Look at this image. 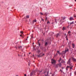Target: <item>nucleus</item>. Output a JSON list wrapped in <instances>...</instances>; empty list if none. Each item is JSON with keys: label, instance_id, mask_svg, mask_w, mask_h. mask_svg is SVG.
<instances>
[{"label": "nucleus", "instance_id": "6e6d98bb", "mask_svg": "<svg viewBox=\"0 0 76 76\" xmlns=\"http://www.w3.org/2000/svg\"><path fill=\"white\" fill-rule=\"evenodd\" d=\"M34 55H33V57H34Z\"/></svg>", "mask_w": 76, "mask_h": 76}, {"label": "nucleus", "instance_id": "cd10ccee", "mask_svg": "<svg viewBox=\"0 0 76 76\" xmlns=\"http://www.w3.org/2000/svg\"><path fill=\"white\" fill-rule=\"evenodd\" d=\"M20 32V33H21V34H23V31H21Z\"/></svg>", "mask_w": 76, "mask_h": 76}, {"label": "nucleus", "instance_id": "6e6552de", "mask_svg": "<svg viewBox=\"0 0 76 76\" xmlns=\"http://www.w3.org/2000/svg\"><path fill=\"white\" fill-rule=\"evenodd\" d=\"M72 60L74 61H76V59H75L73 57H72Z\"/></svg>", "mask_w": 76, "mask_h": 76}, {"label": "nucleus", "instance_id": "de8ad7c7", "mask_svg": "<svg viewBox=\"0 0 76 76\" xmlns=\"http://www.w3.org/2000/svg\"><path fill=\"white\" fill-rule=\"evenodd\" d=\"M21 37H22L23 38V37L22 36Z\"/></svg>", "mask_w": 76, "mask_h": 76}, {"label": "nucleus", "instance_id": "c85d7f7f", "mask_svg": "<svg viewBox=\"0 0 76 76\" xmlns=\"http://www.w3.org/2000/svg\"><path fill=\"white\" fill-rule=\"evenodd\" d=\"M74 74L75 75H76V71H75L74 72Z\"/></svg>", "mask_w": 76, "mask_h": 76}, {"label": "nucleus", "instance_id": "dca6fc26", "mask_svg": "<svg viewBox=\"0 0 76 76\" xmlns=\"http://www.w3.org/2000/svg\"><path fill=\"white\" fill-rule=\"evenodd\" d=\"M48 45V42H46L45 43V46H47Z\"/></svg>", "mask_w": 76, "mask_h": 76}, {"label": "nucleus", "instance_id": "864d4df0", "mask_svg": "<svg viewBox=\"0 0 76 76\" xmlns=\"http://www.w3.org/2000/svg\"><path fill=\"white\" fill-rule=\"evenodd\" d=\"M66 40H68V39L66 38Z\"/></svg>", "mask_w": 76, "mask_h": 76}, {"label": "nucleus", "instance_id": "9d476101", "mask_svg": "<svg viewBox=\"0 0 76 76\" xmlns=\"http://www.w3.org/2000/svg\"><path fill=\"white\" fill-rule=\"evenodd\" d=\"M34 72H35V71H33V72H32L30 74V76H32V75H33V74H34Z\"/></svg>", "mask_w": 76, "mask_h": 76}, {"label": "nucleus", "instance_id": "0e129e2a", "mask_svg": "<svg viewBox=\"0 0 76 76\" xmlns=\"http://www.w3.org/2000/svg\"><path fill=\"white\" fill-rule=\"evenodd\" d=\"M38 42L39 41V40H38Z\"/></svg>", "mask_w": 76, "mask_h": 76}, {"label": "nucleus", "instance_id": "338daca9", "mask_svg": "<svg viewBox=\"0 0 76 76\" xmlns=\"http://www.w3.org/2000/svg\"><path fill=\"white\" fill-rule=\"evenodd\" d=\"M75 25H76V24H75Z\"/></svg>", "mask_w": 76, "mask_h": 76}, {"label": "nucleus", "instance_id": "4d7b16f0", "mask_svg": "<svg viewBox=\"0 0 76 76\" xmlns=\"http://www.w3.org/2000/svg\"><path fill=\"white\" fill-rule=\"evenodd\" d=\"M60 71H61V69H60Z\"/></svg>", "mask_w": 76, "mask_h": 76}, {"label": "nucleus", "instance_id": "79ce46f5", "mask_svg": "<svg viewBox=\"0 0 76 76\" xmlns=\"http://www.w3.org/2000/svg\"><path fill=\"white\" fill-rule=\"evenodd\" d=\"M65 63V61H64V63Z\"/></svg>", "mask_w": 76, "mask_h": 76}, {"label": "nucleus", "instance_id": "aec40b11", "mask_svg": "<svg viewBox=\"0 0 76 76\" xmlns=\"http://www.w3.org/2000/svg\"><path fill=\"white\" fill-rule=\"evenodd\" d=\"M71 33V31H69L68 33V34H69Z\"/></svg>", "mask_w": 76, "mask_h": 76}, {"label": "nucleus", "instance_id": "423d86ee", "mask_svg": "<svg viewBox=\"0 0 76 76\" xmlns=\"http://www.w3.org/2000/svg\"><path fill=\"white\" fill-rule=\"evenodd\" d=\"M45 74L46 73L47 74H45V76H48V73H49V72H44Z\"/></svg>", "mask_w": 76, "mask_h": 76}, {"label": "nucleus", "instance_id": "412c9836", "mask_svg": "<svg viewBox=\"0 0 76 76\" xmlns=\"http://www.w3.org/2000/svg\"><path fill=\"white\" fill-rule=\"evenodd\" d=\"M26 18H29V15H27L26 16Z\"/></svg>", "mask_w": 76, "mask_h": 76}, {"label": "nucleus", "instance_id": "8fccbe9b", "mask_svg": "<svg viewBox=\"0 0 76 76\" xmlns=\"http://www.w3.org/2000/svg\"><path fill=\"white\" fill-rule=\"evenodd\" d=\"M42 48V47H41V48Z\"/></svg>", "mask_w": 76, "mask_h": 76}, {"label": "nucleus", "instance_id": "0eeeda50", "mask_svg": "<svg viewBox=\"0 0 76 76\" xmlns=\"http://www.w3.org/2000/svg\"><path fill=\"white\" fill-rule=\"evenodd\" d=\"M73 20V18L72 17H71L69 18V20Z\"/></svg>", "mask_w": 76, "mask_h": 76}, {"label": "nucleus", "instance_id": "09e8293b", "mask_svg": "<svg viewBox=\"0 0 76 76\" xmlns=\"http://www.w3.org/2000/svg\"><path fill=\"white\" fill-rule=\"evenodd\" d=\"M28 37H27V38H28Z\"/></svg>", "mask_w": 76, "mask_h": 76}, {"label": "nucleus", "instance_id": "39448f33", "mask_svg": "<svg viewBox=\"0 0 76 76\" xmlns=\"http://www.w3.org/2000/svg\"><path fill=\"white\" fill-rule=\"evenodd\" d=\"M51 63L52 64H55L56 63V61L52 59Z\"/></svg>", "mask_w": 76, "mask_h": 76}, {"label": "nucleus", "instance_id": "2eb2a0df", "mask_svg": "<svg viewBox=\"0 0 76 76\" xmlns=\"http://www.w3.org/2000/svg\"><path fill=\"white\" fill-rule=\"evenodd\" d=\"M69 23L70 25H72V24H73L74 23V22L73 21L72 23Z\"/></svg>", "mask_w": 76, "mask_h": 76}, {"label": "nucleus", "instance_id": "bf43d9fd", "mask_svg": "<svg viewBox=\"0 0 76 76\" xmlns=\"http://www.w3.org/2000/svg\"><path fill=\"white\" fill-rule=\"evenodd\" d=\"M33 44H34V43H33Z\"/></svg>", "mask_w": 76, "mask_h": 76}, {"label": "nucleus", "instance_id": "f03ea898", "mask_svg": "<svg viewBox=\"0 0 76 76\" xmlns=\"http://www.w3.org/2000/svg\"><path fill=\"white\" fill-rule=\"evenodd\" d=\"M54 67L56 69H58V67H61V63H59L58 64L55 65Z\"/></svg>", "mask_w": 76, "mask_h": 76}, {"label": "nucleus", "instance_id": "58836bf2", "mask_svg": "<svg viewBox=\"0 0 76 76\" xmlns=\"http://www.w3.org/2000/svg\"><path fill=\"white\" fill-rule=\"evenodd\" d=\"M45 15H47V13H45Z\"/></svg>", "mask_w": 76, "mask_h": 76}, {"label": "nucleus", "instance_id": "5fc2aeb1", "mask_svg": "<svg viewBox=\"0 0 76 76\" xmlns=\"http://www.w3.org/2000/svg\"><path fill=\"white\" fill-rule=\"evenodd\" d=\"M75 1H76V0H74Z\"/></svg>", "mask_w": 76, "mask_h": 76}, {"label": "nucleus", "instance_id": "a19ab883", "mask_svg": "<svg viewBox=\"0 0 76 76\" xmlns=\"http://www.w3.org/2000/svg\"><path fill=\"white\" fill-rule=\"evenodd\" d=\"M32 38H33V37H32V36L31 37V39Z\"/></svg>", "mask_w": 76, "mask_h": 76}, {"label": "nucleus", "instance_id": "2f4dec72", "mask_svg": "<svg viewBox=\"0 0 76 76\" xmlns=\"http://www.w3.org/2000/svg\"><path fill=\"white\" fill-rule=\"evenodd\" d=\"M47 20V18L46 17V19H45V21H46Z\"/></svg>", "mask_w": 76, "mask_h": 76}, {"label": "nucleus", "instance_id": "393cba45", "mask_svg": "<svg viewBox=\"0 0 76 76\" xmlns=\"http://www.w3.org/2000/svg\"><path fill=\"white\" fill-rule=\"evenodd\" d=\"M40 14L41 15H43V13H42L41 12H40Z\"/></svg>", "mask_w": 76, "mask_h": 76}, {"label": "nucleus", "instance_id": "69168bd1", "mask_svg": "<svg viewBox=\"0 0 76 76\" xmlns=\"http://www.w3.org/2000/svg\"><path fill=\"white\" fill-rule=\"evenodd\" d=\"M70 42V43H71V42Z\"/></svg>", "mask_w": 76, "mask_h": 76}, {"label": "nucleus", "instance_id": "6ab92c4d", "mask_svg": "<svg viewBox=\"0 0 76 76\" xmlns=\"http://www.w3.org/2000/svg\"><path fill=\"white\" fill-rule=\"evenodd\" d=\"M40 52H41V51L40 50H37V53H40Z\"/></svg>", "mask_w": 76, "mask_h": 76}, {"label": "nucleus", "instance_id": "ddd939ff", "mask_svg": "<svg viewBox=\"0 0 76 76\" xmlns=\"http://www.w3.org/2000/svg\"><path fill=\"white\" fill-rule=\"evenodd\" d=\"M72 47L74 48H75V45L74 44V43L72 44Z\"/></svg>", "mask_w": 76, "mask_h": 76}, {"label": "nucleus", "instance_id": "e2e57ef3", "mask_svg": "<svg viewBox=\"0 0 76 76\" xmlns=\"http://www.w3.org/2000/svg\"><path fill=\"white\" fill-rule=\"evenodd\" d=\"M25 56V55L24 54V56Z\"/></svg>", "mask_w": 76, "mask_h": 76}, {"label": "nucleus", "instance_id": "4c0bfd02", "mask_svg": "<svg viewBox=\"0 0 76 76\" xmlns=\"http://www.w3.org/2000/svg\"><path fill=\"white\" fill-rule=\"evenodd\" d=\"M64 69V68L62 67V69Z\"/></svg>", "mask_w": 76, "mask_h": 76}, {"label": "nucleus", "instance_id": "b1692460", "mask_svg": "<svg viewBox=\"0 0 76 76\" xmlns=\"http://www.w3.org/2000/svg\"><path fill=\"white\" fill-rule=\"evenodd\" d=\"M36 49H35V47H33V50L34 51H35V50Z\"/></svg>", "mask_w": 76, "mask_h": 76}, {"label": "nucleus", "instance_id": "c9c22d12", "mask_svg": "<svg viewBox=\"0 0 76 76\" xmlns=\"http://www.w3.org/2000/svg\"><path fill=\"white\" fill-rule=\"evenodd\" d=\"M70 75L71 76L72 75V73H70Z\"/></svg>", "mask_w": 76, "mask_h": 76}, {"label": "nucleus", "instance_id": "e433bc0d", "mask_svg": "<svg viewBox=\"0 0 76 76\" xmlns=\"http://www.w3.org/2000/svg\"><path fill=\"white\" fill-rule=\"evenodd\" d=\"M24 76H26V74H25L24 75Z\"/></svg>", "mask_w": 76, "mask_h": 76}, {"label": "nucleus", "instance_id": "5701e85b", "mask_svg": "<svg viewBox=\"0 0 76 76\" xmlns=\"http://www.w3.org/2000/svg\"><path fill=\"white\" fill-rule=\"evenodd\" d=\"M62 19H63V20H64V19H65V17H63L62 18Z\"/></svg>", "mask_w": 76, "mask_h": 76}, {"label": "nucleus", "instance_id": "c756f323", "mask_svg": "<svg viewBox=\"0 0 76 76\" xmlns=\"http://www.w3.org/2000/svg\"><path fill=\"white\" fill-rule=\"evenodd\" d=\"M69 34V36H71V34Z\"/></svg>", "mask_w": 76, "mask_h": 76}, {"label": "nucleus", "instance_id": "a211bd4d", "mask_svg": "<svg viewBox=\"0 0 76 76\" xmlns=\"http://www.w3.org/2000/svg\"><path fill=\"white\" fill-rule=\"evenodd\" d=\"M57 53L59 54V55H60L61 54V53H60V52L59 51H57Z\"/></svg>", "mask_w": 76, "mask_h": 76}, {"label": "nucleus", "instance_id": "13d9d810", "mask_svg": "<svg viewBox=\"0 0 76 76\" xmlns=\"http://www.w3.org/2000/svg\"><path fill=\"white\" fill-rule=\"evenodd\" d=\"M76 23V21H75V23Z\"/></svg>", "mask_w": 76, "mask_h": 76}, {"label": "nucleus", "instance_id": "9b49d317", "mask_svg": "<svg viewBox=\"0 0 76 76\" xmlns=\"http://www.w3.org/2000/svg\"><path fill=\"white\" fill-rule=\"evenodd\" d=\"M36 22H37V20H34L33 21L32 23H33V24H34V23Z\"/></svg>", "mask_w": 76, "mask_h": 76}, {"label": "nucleus", "instance_id": "49530a36", "mask_svg": "<svg viewBox=\"0 0 76 76\" xmlns=\"http://www.w3.org/2000/svg\"><path fill=\"white\" fill-rule=\"evenodd\" d=\"M63 58H64V56H63Z\"/></svg>", "mask_w": 76, "mask_h": 76}, {"label": "nucleus", "instance_id": "680f3d73", "mask_svg": "<svg viewBox=\"0 0 76 76\" xmlns=\"http://www.w3.org/2000/svg\"><path fill=\"white\" fill-rule=\"evenodd\" d=\"M56 55H57V53L56 54Z\"/></svg>", "mask_w": 76, "mask_h": 76}, {"label": "nucleus", "instance_id": "7ed1b4c3", "mask_svg": "<svg viewBox=\"0 0 76 76\" xmlns=\"http://www.w3.org/2000/svg\"><path fill=\"white\" fill-rule=\"evenodd\" d=\"M68 51H69V49H66L65 51H63L62 52V56H64H64H65V54H66V53H67Z\"/></svg>", "mask_w": 76, "mask_h": 76}, {"label": "nucleus", "instance_id": "bb28decb", "mask_svg": "<svg viewBox=\"0 0 76 76\" xmlns=\"http://www.w3.org/2000/svg\"><path fill=\"white\" fill-rule=\"evenodd\" d=\"M74 18L76 17V15H74Z\"/></svg>", "mask_w": 76, "mask_h": 76}, {"label": "nucleus", "instance_id": "473e14b6", "mask_svg": "<svg viewBox=\"0 0 76 76\" xmlns=\"http://www.w3.org/2000/svg\"><path fill=\"white\" fill-rule=\"evenodd\" d=\"M50 76H53V75H52V74H50ZM51 75V76L50 75Z\"/></svg>", "mask_w": 76, "mask_h": 76}, {"label": "nucleus", "instance_id": "a18cd8bd", "mask_svg": "<svg viewBox=\"0 0 76 76\" xmlns=\"http://www.w3.org/2000/svg\"><path fill=\"white\" fill-rule=\"evenodd\" d=\"M55 22H56L57 23V21H56V20H55Z\"/></svg>", "mask_w": 76, "mask_h": 76}, {"label": "nucleus", "instance_id": "f704fd0d", "mask_svg": "<svg viewBox=\"0 0 76 76\" xmlns=\"http://www.w3.org/2000/svg\"><path fill=\"white\" fill-rule=\"evenodd\" d=\"M20 37H22V35H20Z\"/></svg>", "mask_w": 76, "mask_h": 76}, {"label": "nucleus", "instance_id": "774afa93", "mask_svg": "<svg viewBox=\"0 0 76 76\" xmlns=\"http://www.w3.org/2000/svg\"><path fill=\"white\" fill-rule=\"evenodd\" d=\"M55 56H56V55H55Z\"/></svg>", "mask_w": 76, "mask_h": 76}, {"label": "nucleus", "instance_id": "c03bdc74", "mask_svg": "<svg viewBox=\"0 0 76 76\" xmlns=\"http://www.w3.org/2000/svg\"><path fill=\"white\" fill-rule=\"evenodd\" d=\"M68 35V34H67L66 35V37H67V36Z\"/></svg>", "mask_w": 76, "mask_h": 76}, {"label": "nucleus", "instance_id": "f3484780", "mask_svg": "<svg viewBox=\"0 0 76 76\" xmlns=\"http://www.w3.org/2000/svg\"><path fill=\"white\" fill-rule=\"evenodd\" d=\"M61 60V58H59V60L58 61V63H60V61Z\"/></svg>", "mask_w": 76, "mask_h": 76}, {"label": "nucleus", "instance_id": "4be33fe9", "mask_svg": "<svg viewBox=\"0 0 76 76\" xmlns=\"http://www.w3.org/2000/svg\"><path fill=\"white\" fill-rule=\"evenodd\" d=\"M47 24H48V23H50V21H48V22H47Z\"/></svg>", "mask_w": 76, "mask_h": 76}, {"label": "nucleus", "instance_id": "f257e3e1", "mask_svg": "<svg viewBox=\"0 0 76 76\" xmlns=\"http://www.w3.org/2000/svg\"><path fill=\"white\" fill-rule=\"evenodd\" d=\"M71 59L69 58V59L68 61L67 62V64L69 65V66H67L66 68V70H67L68 68H69L70 70L72 69L73 67V65L72 64H71Z\"/></svg>", "mask_w": 76, "mask_h": 76}, {"label": "nucleus", "instance_id": "72a5a7b5", "mask_svg": "<svg viewBox=\"0 0 76 76\" xmlns=\"http://www.w3.org/2000/svg\"><path fill=\"white\" fill-rule=\"evenodd\" d=\"M42 21H43V22H44V19H43L42 18Z\"/></svg>", "mask_w": 76, "mask_h": 76}, {"label": "nucleus", "instance_id": "052dcab7", "mask_svg": "<svg viewBox=\"0 0 76 76\" xmlns=\"http://www.w3.org/2000/svg\"><path fill=\"white\" fill-rule=\"evenodd\" d=\"M30 53H29V54H30Z\"/></svg>", "mask_w": 76, "mask_h": 76}, {"label": "nucleus", "instance_id": "3c124183", "mask_svg": "<svg viewBox=\"0 0 76 76\" xmlns=\"http://www.w3.org/2000/svg\"><path fill=\"white\" fill-rule=\"evenodd\" d=\"M26 40H28V39H26Z\"/></svg>", "mask_w": 76, "mask_h": 76}, {"label": "nucleus", "instance_id": "20e7f679", "mask_svg": "<svg viewBox=\"0 0 76 76\" xmlns=\"http://www.w3.org/2000/svg\"><path fill=\"white\" fill-rule=\"evenodd\" d=\"M44 55H45V54L42 53H41L39 55H38V57H42V56H44Z\"/></svg>", "mask_w": 76, "mask_h": 76}, {"label": "nucleus", "instance_id": "7c9ffc66", "mask_svg": "<svg viewBox=\"0 0 76 76\" xmlns=\"http://www.w3.org/2000/svg\"><path fill=\"white\" fill-rule=\"evenodd\" d=\"M38 44H39V46H40V43H38Z\"/></svg>", "mask_w": 76, "mask_h": 76}, {"label": "nucleus", "instance_id": "37998d69", "mask_svg": "<svg viewBox=\"0 0 76 76\" xmlns=\"http://www.w3.org/2000/svg\"><path fill=\"white\" fill-rule=\"evenodd\" d=\"M66 34H65V36H66Z\"/></svg>", "mask_w": 76, "mask_h": 76}, {"label": "nucleus", "instance_id": "1a4fd4ad", "mask_svg": "<svg viewBox=\"0 0 76 76\" xmlns=\"http://www.w3.org/2000/svg\"><path fill=\"white\" fill-rule=\"evenodd\" d=\"M58 36H60V34L58 33L56 35V37L57 38Z\"/></svg>", "mask_w": 76, "mask_h": 76}, {"label": "nucleus", "instance_id": "4468645a", "mask_svg": "<svg viewBox=\"0 0 76 76\" xmlns=\"http://www.w3.org/2000/svg\"><path fill=\"white\" fill-rule=\"evenodd\" d=\"M18 48H19V49H20V50H22V46H19Z\"/></svg>", "mask_w": 76, "mask_h": 76}, {"label": "nucleus", "instance_id": "f8f14e48", "mask_svg": "<svg viewBox=\"0 0 76 76\" xmlns=\"http://www.w3.org/2000/svg\"><path fill=\"white\" fill-rule=\"evenodd\" d=\"M66 28L64 27H63L62 28V30L63 31H64V30H66Z\"/></svg>", "mask_w": 76, "mask_h": 76}, {"label": "nucleus", "instance_id": "603ef678", "mask_svg": "<svg viewBox=\"0 0 76 76\" xmlns=\"http://www.w3.org/2000/svg\"><path fill=\"white\" fill-rule=\"evenodd\" d=\"M70 29H72V27H70Z\"/></svg>", "mask_w": 76, "mask_h": 76}, {"label": "nucleus", "instance_id": "a878e982", "mask_svg": "<svg viewBox=\"0 0 76 76\" xmlns=\"http://www.w3.org/2000/svg\"><path fill=\"white\" fill-rule=\"evenodd\" d=\"M42 72V71H38V73H41V72Z\"/></svg>", "mask_w": 76, "mask_h": 76}, {"label": "nucleus", "instance_id": "ea45409f", "mask_svg": "<svg viewBox=\"0 0 76 76\" xmlns=\"http://www.w3.org/2000/svg\"><path fill=\"white\" fill-rule=\"evenodd\" d=\"M18 56H20V55H19V54H18Z\"/></svg>", "mask_w": 76, "mask_h": 76}]
</instances>
